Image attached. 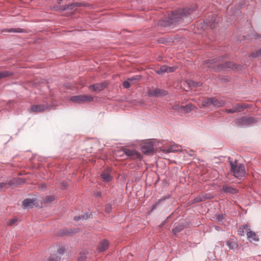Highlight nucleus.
<instances>
[{
  "instance_id": "f257e3e1",
  "label": "nucleus",
  "mask_w": 261,
  "mask_h": 261,
  "mask_svg": "<svg viewBox=\"0 0 261 261\" xmlns=\"http://www.w3.org/2000/svg\"><path fill=\"white\" fill-rule=\"evenodd\" d=\"M197 9V6L193 5L191 8H185L175 10L169 15L168 18L163 21V23H161V24L164 27H170L176 23H180Z\"/></svg>"
},
{
  "instance_id": "f03ea898",
  "label": "nucleus",
  "mask_w": 261,
  "mask_h": 261,
  "mask_svg": "<svg viewBox=\"0 0 261 261\" xmlns=\"http://www.w3.org/2000/svg\"><path fill=\"white\" fill-rule=\"evenodd\" d=\"M229 163L231 168L230 171L236 178L241 179L245 176L246 170L243 164L238 163L237 160L231 161L230 158H229Z\"/></svg>"
},
{
  "instance_id": "7ed1b4c3",
  "label": "nucleus",
  "mask_w": 261,
  "mask_h": 261,
  "mask_svg": "<svg viewBox=\"0 0 261 261\" xmlns=\"http://www.w3.org/2000/svg\"><path fill=\"white\" fill-rule=\"evenodd\" d=\"M258 122L257 118L248 116H243L237 119L238 124L244 126H249Z\"/></svg>"
},
{
  "instance_id": "20e7f679",
  "label": "nucleus",
  "mask_w": 261,
  "mask_h": 261,
  "mask_svg": "<svg viewBox=\"0 0 261 261\" xmlns=\"http://www.w3.org/2000/svg\"><path fill=\"white\" fill-rule=\"evenodd\" d=\"M147 94L149 97H161L167 95L168 92L164 89L157 88L152 90H149Z\"/></svg>"
},
{
  "instance_id": "39448f33",
  "label": "nucleus",
  "mask_w": 261,
  "mask_h": 261,
  "mask_svg": "<svg viewBox=\"0 0 261 261\" xmlns=\"http://www.w3.org/2000/svg\"><path fill=\"white\" fill-rule=\"evenodd\" d=\"M70 99L73 102L81 103L83 102L92 101L93 100V97L91 95H79L72 96Z\"/></svg>"
},
{
  "instance_id": "423d86ee",
  "label": "nucleus",
  "mask_w": 261,
  "mask_h": 261,
  "mask_svg": "<svg viewBox=\"0 0 261 261\" xmlns=\"http://www.w3.org/2000/svg\"><path fill=\"white\" fill-rule=\"evenodd\" d=\"M237 68V65L231 62H226L223 64L218 65L214 69L215 70L219 72L226 70L228 69H234Z\"/></svg>"
},
{
  "instance_id": "0eeeda50",
  "label": "nucleus",
  "mask_w": 261,
  "mask_h": 261,
  "mask_svg": "<svg viewBox=\"0 0 261 261\" xmlns=\"http://www.w3.org/2000/svg\"><path fill=\"white\" fill-rule=\"evenodd\" d=\"M141 150L146 154L152 153L154 151V144L151 141L145 142L141 144Z\"/></svg>"
},
{
  "instance_id": "6e6552de",
  "label": "nucleus",
  "mask_w": 261,
  "mask_h": 261,
  "mask_svg": "<svg viewBox=\"0 0 261 261\" xmlns=\"http://www.w3.org/2000/svg\"><path fill=\"white\" fill-rule=\"evenodd\" d=\"M247 107V106L246 105L238 103L231 109H226L225 112L227 113L231 114L237 112H241L245 110Z\"/></svg>"
},
{
  "instance_id": "1a4fd4ad",
  "label": "nucleus",
  "mask_w": 261,
  "mask_h": 261,
  "mask_svg": "<svg viewBox=\"0 0 261 261\" xmlns=\"http://www.w3.org/2000/svg\"><path fill=\"white\" fill-rule=\"evenodd\" d=\"M204 23L212 28H214L217 25V15L216 14H212L208 16L207 18L204 20Z\"/></svg>"
},
{
  "instance_id": "9d476101",
  "label": "nucleus",
  "mask_w": 261,
  "mask_h": 261,
  "mask_svg": "<svg viewBox=\"0 0 261 261\" xmlns=\"http://www.w3.org/2000/svg\"><path fill=\"white\" fill-rule=\"evenodd\" d=\"M243 228L247 229L248 230V231L246 233V234L247 236V238L248 239L249 241L256 242L258 241V238L255 232L250 230V229L249 228V226L247 225H243Z\"/></svg>"
},
{
  "instance_id": "9b49d317",
  "label": "nucleus",
  "mask_w": 261,
  "mask_h": 261,
  "mask_svg": "<svg viewBox=\"0 0 261 261\" xmlns=\"http://www.w3.org/2000/svg\"><path fill=\"white\" fill-rule=\"evenodd\" d=\"M111 168H107L100 174V177L104 181L109 182L112 179V176L111 175Z\"/></svg>"
},
{
  "instance_id": "f8f14e48",
  "label": "nucleus",
  "mask_w": 261,
  "mask_h": 261,
  "mask_svg": "<svg viewBox=\"0 0 261 261\" xmlns=\"http://www.w3.org/2000/svg\"><path fill=\"white\" fill-rule=\"evenodd\" d=\"M222 191L226 194H236L239 192L238 189L234 188L228 185H224L222 188Z\"/></svg>"
},
{
  "instance_id": "ddd939ff",
  "label": "nucleus",
  "mask_w": 261,
  "mask_h": 261,
  "mask_svg": "<svg viewBox=\"0 0 261 261\" xmlns=\"http://www.w3.org/2000/svg\"><path fill=\"white\" fill-rule=\"evenodd\" d=\"M48 109L47 105H36L31 107V111L33 112H40Z\"/></svg>"
},
{
  "instance_id": "4468645a",
  "label": "nucleus",
  "mask_w": 261,
  "mask_h": 261,
  "mask_svg": "<svg viewBox=\"0 0 261 261\" xmlns=\"http://www.w3.org/2000/svg\"><path fill=\"white\" fill-rule=\"evenodd\" d=\"M25 180L22 178H13L10 180L8 182L7 185L10 186H17L19 185L23 184L24 183Z\"/></svg>"
},
{
  "instance_id": "2eb2a0df",
  "label": "nucleus",
  "mask_w": 261,
  "mask_h": 261,
  "mask_svg": "<svg viewBox=\"0 0 261 261\" xmlns=\"http://www.w3.org/2000/svg\"><path fill=\"white\" fill-rule=\"evenodd\" d=\"M106 87L105 83H97L91 85L89 86V89L96 92H99L104 89Z\"/></svg>"
},
{
  "instance_id": "dca6fc26",
  "label": "nucleus",
  "mask_w": 261,
  "mask_h": 261,
  "mask_svg": "<svg viewBox=\"0 0 261 261\" xmlns=\"http://www.w3.org/2000/svg\"><path fill=\"white\" fill-rule=\"evenodd\" d=\"M109 242L107 240H103L99 243L98 245V251L101 252L105 251L109 246Z\"/></svg>"
},
{
  "instance_id": "f3484780",
  "label": "nucleus",
  "mask_w": 261,
  "mask_h": 261,
  "mask_svg": "<svg viewBox=\"0 0 261 261\" xmlns=\"http://www.w3.org/2000/svg\"><path fill=\"white\" fill-rule=\"evenodd\" d=\"M223 58V57L221 56V57L215 58L212 59H208V60L205 61L204 64H207L210 67H212V66L213 65H215L216 63H219L221 60H222Z\"/></svg>"
},
{
  "instance_id": "a211bd4d",
  "label": "nucleus",
  "mask_w": 261,
  "mask_h": 261,
  "mask_svg": "<svg viewBox=\"0 0 261 261\" xmlns=\"http://www.w3.org/2000/svg\"><path fill=\"white\" fill-rule=\"evenodd\" d=\"M223 58V57L221 56V57L215 58L212 59H208V60L205 61L204 64H207L210 67H212V66L213 65H215L216 63H219L221 60H222Z\"/></svg>"
},
{
  "instance_id": "6ab92c4d",
  "label": "nucleus",
  "mask_w": 261,
  "mask_h": 261,
  "mask_svg": "<svg viewBox=\"0 0 261 261\" xmlns=\"http://www.w3.org/2000/svg\"><path fill=\"white\" fill-rule=\"evenodd\" d=\"M196 107L191 103H188L186 106H182V114H186L196 109Z\"/></svg>"
},
{
  "instance_id": "aec40b11",
  "label": "nucleus",
  "mask_w": 261,
  "mask_h": 261,
  "mask_svg": "<svg viewBox=\"0 0 261 261\" xmlns=\"http://www.w3.org/2000/svg\"><path fill=\"white\" fill-rule=\"evenodd\" d=\"M226 103L225 101L221 99H218L216 97H213L212 105L219 108L225 106Z\"/></svg>"
},
{
  "instance_id": "412c9836",
  "label": "nucleus",
  "mask_w": 261,
  "mask_h": 261,
  "mask_svg": "<svg viewBox=\"0 0 261 261\" xmlns=\"http://www.w3.org/2000/svg\"><path fill=\"white\" fill-rule=\"evenodd\" d=\"M34 202L33 199L27 198L22 201V204L24 208H32L33 206Z\"/></svg>"
},
{
  "instance_id": "4be33fe9",
  "label": "nucleus",
  "mask_w": 261,
  "mask_h": 261,
  "mask_svg": "<svg viewBox=\"0 0 261 261\" xmlns=\"http://www.w3.org/2000/svg\"><path fill=\"white\" fill-rule=\"evenodd\" d=\"M184 228L185 226L183 223H179L172 229V232L174 235H176L177 233L181 232L184 229Z\"/></svg>"
},
{
  "instance_id": "5701e85b",
  "label": "nucleus",
  "mask_w": 261,
  "mask_h": 261,
  "mask_svg": "<svg viewBox=\"0 0 261 261\" xmlns=\"http://www.w3.org/2000/svg\"><path fill=\"white\" fill-rule=\"evenodd\" d=\"M122 151L126 156L129 157L133 156L135 155H136L137 156H140V154H138V153L134 150L123 148L122 149Z\"/></svg>"
},
{
  "instance_id": "b1692460",
  "label": "nucleus",
  "mask_w": 261,
  "mask_h": 261,
  "mask_svg": "<svg viewBox=\"0 0 261 261\" xmlns=\"http://www.w3.org/2000/svg\"><path fill=\"white\" fill-rule=\"evenodd\" d=\"M177 146L175 145H171L168 148H163L161 149V151L165 153H168L170 152H174L178 150L177 149Z\"/></svg>"
},
{
  "instance_id": "393cba45",
  "label": "nucleus",
  "mask_w": 261,
  "mask_h": 261,
  "mask_svg": "<svg viewBox=\"0 0 261 261\" xmlns=\"http://www.w3.org/2000/svg\"><path fill=\"white\" fill-rule=\"evenodd\" d=\"M226 245L230 249H235L238 246L237 243L233 239H230L227 242Z\"/></svg>"
},
{
  "instance_id": "a878e982",
  "label": "nucleus",
  "mask_w": 261,
  "mask_h": 261,
  "mask_svg": "<svg viewBox=\"0 0 261 261\" xmlns=\"http://www.w3.org/2000/svg\"><path fill=\"white\" fill-rule=\"evenodd\" d=\"M213 97H208L202 101V106L204 107H207L211 105H212Z\"/></svg>"
},
{
  "instance_id": "bb28decb",
  "label": "nucleus",
  "mask_w": 261,
  "mask_h": 261,
  "mask_svg": "<svg viewBox=\"0 0 261 261\" xmlns=\"http://www.w3.org/2000/svg\"><path fill=\"white\" fill-rule=\"evenodd\" d=\"M187 84L190 87H199L202 86V83L199 82H195L193 80H188Z\"/></svg>"
},
{
  "instance_id": "cd10ccee",
  "label": "nucleus",
  "mask_w": 261,
  "mask_h": 261,
  "mask_svg": "<svg viewBox=\"0 0 261 261\" xmlns=\"http://www.w3.org/2000/svg\"><path fill=\"white\" fill-rule=\"evenodd\" d=\"M142 78L141 75H136L127 79L132 84H135L139 81Z\"/></svg>"
},
{
  "instance_id": "c85d7f7f",
  "label": "nucleus",
  "mask_w": 261,
  "mask_h": 261,
  "mask_svg": "<svg viewBox=\"0 0 261 261\" xmlns=\"http://www.w3.org/2000/svg\"><path fill=\"white\" fill-rule=\"evenodd\" d=\"M76 232V229L64 228L62 230V234L64 235H70Z\"/></svg>"
},
{
  "instance_id": "c756f323",
  "label": "nucleus",
  "mask_w": 261,
  "mask_h": 261,
  "mask_svg": "<svg viewBox=\"0 0 261 261\" xmlns=\"http://www.w3.org/2000/svg\"><path fill=\"white\" fill-rule=\"evenodd\" d=\"M158 74L162 75L165 73H168V66L166 65L162 66L160 69L156 71Z\"/></svg>"
},
{
  "instance_id": "7c9ffc66",
  "label": "nucleus",
  "mask_w": 261,
  "mask_h": 261,
  "mask_svg": "<svg viewBox=\"0 0 261 261\" xmlns=\"http://www.w3.org/2000/svg\"><path fill=\"white\" fill-rule=\"evenodd\" d=\"M13 75V72L9 71H0V79L6 77L10 76Z\"/></svg>"
},
{
  "instance_id": "2f4dec72",
  "label": "nucleus",
  "mask_w": 261,
  "mask_h": 261,
  "mask_svg": "<svg viewBox=\"0 0 261 261\" xmlns=\"http://www.w3.org/2000/svg\"><path fill=\"white\" fill-rule=\"evenodd\" d=\"M90 215H89L88 213H85L84 215H82L81 216H75L74 217V220L76 221H79V220H81V219H84V220H86L89 217H90Z\"/></svg>"
},
{
  "instance_id": "473e14b6",
  "label": "nucleus",
  "mask_w": 261,
  "mask_h": 261,
  "mask_svg": "<svg viewBox=\"0 0 261 261\" xmlns=\"http://www.w3.org/2000/svg\"><path fill=\"white\" fill-rule=\"evenodd\" d=\"M225 214H218L216 215V218L218 222L222 223L223 220L225 219Z\"/></svg>"
},
{
  "instance_id": "72a5a7b5",
  "label": "nucleus",
  "mask_w": 261,
  "mask_h": 261,
  "mask_svg": "<svg viewBox=\"0 0 261 261\" xmlns=\"http://www.w3.org/2000/svg\"><path fill=\"white\" fill-rule=\"evenodd\" d=\"M182 106H180L177 104L174 105L172 106V109L176 111L179 114H182Z\"/></svg>"
},
{
  "instance_id": "f704fd0d",
  "label": "nucleus",
  "mask_w": 261,
  "mask_h": 261,
  "mask_svg": "<svg viewBox=\"0 0 261 261\" xmlns=\"http://www.w3.org/2000/svg\"><path fill=\"white\" fill-rule=\"evenodd\" d=\"M169 197L168 196V197H163V198H161V199H160L155 204H154L153 205H152V211L154 210L155 208H156L157 207V206L160 204L161 202L163 201V200H165L166 199L169 198Z\"/></svg>"
},
{
  "instance_id": "c9c22d12",
  "label": "nucleus",
  "mask_w": 261,
  "mask_h": 261,
  "mask_svg": "<svg viewBox=\"0 0 261 261\" xmlns=\"http://www.w3.org/2000/svg\"><path fill=\"white\" fill-rule=\"evenodd\" d=\"M7 32H10V33H20L24 32V31L23 29H22L21 28H15V29L11 28V29H8Z\"/></svg>"
},
{
  "instance_id": "e433bc0d",
  "label": "nucleus",
  "mask_w": 261,
  "mask_h": 261,
  "mask_svg": "<svg viewBox=\"0 0 261 261\" xmlns=\"http://www.w3.org/2000/svg\"><path fill=\"white\" fill-rule=\"evenodd\" d=\"M231 12L232 14L234 16H237L241 13V12L240 10V9L236 7H232L231 9Z\"/></svg>"
},
{
  "instance_id": "4c0bfd02",
  "label": "nucleus",
  "mask_w": 261,
  "mask_h": 261,
  "mask_svg": "<svg viewBox=\"0 0 261 261\" xmlns=\"http://www.w3.org/2000/svg\"><path fill=\"white\" fill-rule=\"evenodd\" d=\"M55 197L53 195H48L44 199V203L52 202L54 200Z\"/></svg>"
},
{
  "instance_id": "58836bf2",
  "label": "nucleus",
  "mask_w": 261,
  "mask_h": 261,
  "mask_svg": "<svg viewBox=\"0 0 261 261\" xmlns=\"http://www.w3.org/2000/svg\"><path fill=\"white\" fill-rule=\"evenodd\" d=\"M60 257L57 254H53L50 255L47 261H59Z\"/></svg>"
},
{
  "instance_id": "ea45409f",
  "label": "nucleus",
  "mask_w": 261,
  "mask_h": 261,
  "mask_svg": "<svg viewBox=\"0 0 261 261\" xmlns=\"http://www.w3.org/2000/svg\"><path fill=\"white\" fill-rule=\"evenodd\" d=\"M73 4H67L65 5L64 6H63L62 8H61V10H62L63 11H65L67 10H72L73 9Z\"/></svg>"
},
{
  "instance_id": "a19ab883",
  "label": "nucleus",
  "mask_w": 261,
  "mask_h": 261,
  "mask_svg": "<svg viewBox=\"0 0 261 261\" xmlns=\"http://www.w3.org/2000/svg\"><path fill=\"white\" fill-rule=\"evenodd\" d=\"M250 56L253 58H255L258 56H261V48L259 49L258 51H256L255 53H252V54H250Z\"/></svg>"
},
{
  "instance_id": "79ce46f5",
  "label": "nucleus",
  "mask_w": 261,
  "mask_h": 261,
  "mask_svg": "<svg viewBox=\"0 0 261 261\" xmlns=\"http://www.w3.org/2000/svg\"><path fill=\"white\" fill-rule=\"evenodd\" d=\"M87 259V256H86L85 253H81L80 256L78 257V261H85Z\"/></svg>"
},
{
  "instance_id": "37998d69",
  "label": "nucleus",
  "mask_w": 261,
  "mask_h": 261,
  "mask_svg": "<svg viewBox=\"0 0 261 261\" xmlns=\"http://www.w3.org/2000/svg\"><path fill=\"white\" fill-rule=\"evenodd\" d=\"M17 221V218H14L13 219H11L9 221L7 222V225L9 226H12L13 224H14Z\"/></svg>"
},
{
  "instance_id": "c03bdc74",
  "label": "nucleus",
  "mask_w": 261,
  "mask_h": 261,
  "mask_svg": "<svg viewBox=\"0 0 261 261\" xmlns=\"http://www.w3.org/2000/svg\"><path fill=\"white\" fill-rule=\"evenodd\" d=\"M112 209V206L111 204L108 203L106 205L105 210H106V212L107 213H110L111 212Z\"/></svg>"
},
{
  "instance_id": "a18cd8bd",
  "label": "nucleus",
  "mask_w": 261,
  "mask_h": 261,
  "mask_svg": "<svg viewBox=\"0 0 261 261\" xmlns=\"http://www.w3.org/2000/svg\"><path fill=\"white\" fill-rule=\"evenodd\" d=\"M129 81H128L127 79V80L125 81L123 83V86L124 88L127 89L130 87V84Z\"/></svg>"
},
{
  "instance_id": "49530a36",
  "label": "nucleus",
  "mask_w": 261,
  "mask_h": 261,
  "mask_svg": "<svg viewBox=\"0 0 261 261\" xmlns=\"http://www.w3.org/2000/svg\"><path fill=\"white\" fill-rule=\"evenodd\" d=\"M68 186L67 182L66 181H63L61 183V188L62 190H65Z\"/></svg>"
},
{
  "instance_id": "de8ad7c7",
  "label": "nucleus",
  "mask_w": 261,
  "mask_h": 261,
  "mask_svg": "<svg viewBox=\"0 0 261 261\" xmlns=\"http://www.w3.org/2000/svg\"><path fill=\"white\" fill-rule=\"evenodd\" d=\"M212 197L210 196V195H205L204 197L203 198H200L199 200H197V202H200L203 201L204 199H211Z\"/></svg>"
},
{
  "instance_id": "09e8293b",
  "label": "nucleus",
  "mask_w": 261,
  "mask_h": 261,
  "mask_svg": "<svg viewBox=\"0 0 261 261\" xmlns=\"http://www.w3.org/2000/svg\"><path fill=\"white\" fill-rule=\"evenodd\" d=\"M65 249L64 247L59 248L58 249L57 253L60 255L63 254L64 253Z\"/></svg>"
},
{
  "instance_id": "8fccbe9b",
  "label": "nucleus",
  "mask_w": 261,
  "mask_h": 261,
  "mask_svg": "<svg viewBox=\"0 0 261 261\" xmlns=\"http://www.w3.org/2000/svg\"><path fill=\"white\" fill-rule=\"evenodd\" d=\"M7 185V182H0V192L3 191V188Z\"/></svg>"
},
{
  "instance_id": "3c124183",
  "label": "nucleus",
  "mask_w": 261,
  "mask_h": 261,
  "mask_svg": "<svg viewBox=\"0 0 261 261\" xmlns=\"http://www.w3.org/2000/svg\"><path fill=\"white\" fill-rule=\"evenodd\" d=\"M175 69V67H168V72H173L174 71Z\"/></svg>"
},
{
  "instance_id": "603ef678",
  "label": "nucleus",
  "mask_w": 261,
  "mask_h": 261,
  "mask_svg": "<svg viewBox=\"0 0 261 261\" xmlns=\"http://www.w3.org/2000/svg\"><path fill=\"white\" fill-rule=\"evenodd\" d=\"M101 193L100 191H96V192H94V196L96 197H100L101 196Z\"/></svg>"
},
{
  "instance_id": "864d4df0",
  "label": "nucleus",
  "mask_w": 261,
  "mask_h": 261,
  "mask_svg": "<svg viewBox=\"0 0 261 261\" xmlns=\"http://www.w3.org/2000/svg\"><path fill=\"white\" fill-rule=\"evenodd\" d=\"M214 228H215V229L218 231H223V229L220 227V226H217V225H215L214 226Z\"/></svg>"
},
{
  "instance_id": "5fc2aeb1",
  "label": "nucleus",
  "mask_w": 261,
  "mask_h": 261,
  "mask_svg": "<svg viewBox=\"0 0 261 261\" xmlns=\"http://www.w3.org/2000/svg\"><path fill=\"white\" fill-rule=\"evenodd\" d=\"M244 230H245L247 232L248 231L247 229H245L243 228V225L242 226V228H240V230L239 231L240 235H242L244 232Z\"/></svg>"
},
{
  "instance_id": "6e6d98bb",
  "label": "nucleus",
  "mask_w": 261,
  "mask_h": 261,
  "mask_svg": "<svg viewBox=\"0 0 261 261\" xmlns=\"http://www.w3.org/2000/svg\"><path fill=\"white\" fill-rule=\"evenodd\" d=\"M170 217V216H169V217H168L167 218V219H166L165 221H164L161 223V225H160V226H161V227H162V226H164V225L166 223V222H167V219H168Z\"/></svg>"
},
{
  "instance_id": "4d7b16f0",
  "label": "nucleus",
  "mask_w": 261,
  "mask_h": 261,
  "mask_svg": "<svg viewBox=\"0 0 261 261\" xmlns=\"http://www.w3.org/2000/svg\"><path fill=\"white\" fill-rule=\"evenodd\" d=\"M252 35L253 36V37L254 39H257L258 37H261L258 34H252Z\"/></svg>"
},
{
  "instance_id": "13d9d810",
  "label": "nucleus",
  "mask_w": 261,
  "mask_h": 261,
  "mask_svg": "<svg viewBox=\"0 0 261 261\" xmlns=\"http://www.w3.org/2000/svg\"><path fill=\"white\" fill-rule=\"evenodd\" d=\"M63 0H57L58 4H60Z\"/></svg>"
}]
</instances>
